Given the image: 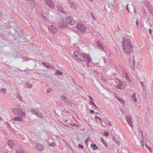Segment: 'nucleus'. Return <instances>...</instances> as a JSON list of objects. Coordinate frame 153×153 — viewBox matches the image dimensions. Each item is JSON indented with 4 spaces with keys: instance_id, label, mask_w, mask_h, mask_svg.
<instances>
[{
    "instance_id": "14",
    "label": "nucleus",
    "mask_w": 153,
    "mask_h": 153,
    "mask_svg": "<svg viewBox=\"0 0 153 153\" xmlns=\"http://www.w3.org/2000/svg\"><path fill=\"white\" fill-rule=\"evenodd\" d=\"M36 148L38 150L41 151L44 149V147L43 145L40 144H38L36 146Z\"/></svg>"
},
{
    "instance_id": "36",
    "label": "nucleus",
    "mask_w": 153,
    "mask_h": 153,
    "mask_svg": "<svg viewBox=\"0 0 153 153\" xmlns=\"http://www.w3.org/2000/svg\"><path fill=\"white\" fill-rule=\"evenodd\" d=\"M136 24L137 25V27H139V24L137 21H136Z\"/></svg>"
},
{
    "instance_id": "13",
    "label": "nucleus",
    "mask_w": 153,
    "mask_h": 153,
    "mask_svg": "<svg viewBox=\"0 0 153 153\" xmlns=\"http://www.w3.org/2000/svg\"><path fill=\"white\" fill-rule=\"evenodd\" d=\"M12 120L15 121H22L23 118L20 117H17L12 118Z\"/></svg>"
},
{
    "instance_id": "37",
    "label": "nucleus",
    "mask_w": 153,
    "mask_h": 153,
    "mask_svg": "<svg viewBox=\"0 0 153 153\" xmlns=\"http://www.w3.org/2000/svg\"><path fill=\"white\" fill-rule=\"evenodd\" d=\"M108 125L109 126H111L112 125V124L111 123H108Z\"/></svg>"
},
{
    "instance_id": "24",
    "label": "nucleus",
    "mask_w": 153,
    "mask_h": 153,
    "mask_svg": "<svg viewBox=\"0 0 153 153\" xmlns=\"http://www.w3.org/2000/svg\"><path fill=\"white\" fill-rule=\"evenodd\" d=\"M48 145L49 146H52L53 147H54L56 146V144L55 143H52L51 144L49 143Z\"/></svg>"
},
{
    "instance_id": "10",
    "label": "nucleus",
    "mask_w": 153,
    "mask_h": 153,
    "mask_svg": "<svg viewBox=\"0 0 153 153\" xmlns=\"http://www.w3.org/2000/svg\"><path fill=\"white\" fill-rule=\"evenodd\" d=\"M126 121H127L128 125L131 127H132L133 125L131 117L130 116H126Z\"/></svg>"
},
{
    "instance_id": "21",
    "label": "nucleus",
    "mask_w": 153,
    "mask_h": 153,
    "mask_svg": "<svg viewBox=\"0 0 153 153\" xmlns=\"http://www.w3.org/2000/svg\"><path fill=\"white\" fill-rule=\"evenodd\" d=\"M42 64L45 66L47 68H49L50 69H51L52 68V67L51 66V65H48L46 64H45V63H42Z\"/></svg>"
},
{
    "instance_id": "1",
    "label": "nucleus",
    "mask_w": 153,
    "mask_h": 153,
    "mask_svg": "<svg viewBox=\"0 0 153 153\" xmlns=\"http://www.w3.org/2000/svg\"><path fill=\"white\" fill-rule=\"evenodd\" d=\"M122 50L126 54L129 55L133 51V46L130 39L123 37L121 44Z\"/></svg>"
},
{
    "instance_id": "32",
    "label": "nucleus",
    "mask_w": 153,
    "mask_h": 153,
    "mask_svg": "<svg viewBox=\"0 0 153 153\" xmlns=\"http://www.w3.org/2000/svg\"><path fill=\"white\" fill-rule=\"evenodd\" d=\"M141 146H144V143L143 140L142 141V142L141 143Z\"/></svg>"
},
{
    "instance_id": "11",
    "label": "nucleus",
    "mask_w": 153,
    "mask_h": 153,
    "mask_svg": "<svg viewBox=\"0 0 153 153\" xmlns=\"http://www.w3.org/2000/svg\"><path fill=\"white\" fill-rule=\"evenodd\" d=\"M96 44L98 48L101 49L102 51H104V48L103 46L102 43L100 41H97V42Z\"/></svg>"
},
{
    "instance_id": "49",
    "label": "nucleus",
    "mask_w": 153,
    "mask_h": 153,
    "mask_svg": "<svg viewBox=\"0 0 153 153\" xmlns=\"http://www.w3.org/2000/svg\"><path fill=\"white\" fill-rule=\"evenodd\" d=\"M97 113V114H99V113H97H97Z\"/></svg>"
},
{
    "instance_id": "40",
    "label": "nucleus",
    "mask_w": 153,
    "mask_h": 153,
    "mask_svg": "<svg viewBox=\"0 0 153 153\" xmlns=\"http://www.w3.org/2000/svg\"><path fill=\"white\" fill-rule=\"evenodd\" d=\"M115 85H121L120 84H119V81L117 82V84H116Z\"/></svg>"
},
{
    "instance_id": "39",
    "label": "nucleus",
    "mask_w": 153,
    "mask_h": 153,
    "mask_svg": "<svg viewBox=\"0 0 153 153\" xmlns=\"http://www.w3.org/2000/svg\"><path fill=\"white\" fill-rule=\"evenodd\" d=\"M149 33H150V34H152V31H151V29H150L149 30Z\"/></svg>"
},
{
    "instance_id": "23",
    "label": "nucleus",
    "mask_w": 153,
    "mask_h": 153,
    "mask_svg": "<svg viewBox=\"0 0 153 153\" xmlns=\"http://www.w3.org/2000/svg\"><path fill=\"white\" fill-rule=\"evenodd\" d=\"M16 152V153H25L21 149L17 150Z\"/></svg>"
},
{
    "instance_id": "41",
    "label": "nucleus",
    "mask_w": 153,
    "mask_h": 153,
    "mask_svg": "<svg viewBox=\"0 0 153 153\" xmlns=\"http://www.w3.org/2000/svg\"><path fill=\"white\" fill-rule=\"evenodd\" d=\"M5 91V90L4 89H2V90H1V91Z\"/></svg>"
},
{
    "instance_id": "2",
    "label": "nucleus",
    "mask_w": 153,
    "mask_h": 153,
    "mask_svg": "<svg viewBox=\"0 0 153 153\" xmlns=\"http://www.w3.org/2000/svg\"><path fill=\"white\" fill-rule=\"evenodd\" d=\"M73 55L78 62L86 61L88 63L91 60V58L90 55L80 52L78 51H75L74 52Z\"/></svg>"
},
{
    "instance_id": "34",
    "label": "nucleus",
    "mask_w": 153,
    "mask_h": 153,
    "mask_svg": "<svg viewBox=\"0 0 153 153\" xmlns=\"http://www.w3.org/2000/svg\"><path fill=\"white\" fill-rule=\"evenodd\" d=\"M96 117L98 119L100 120L101 121H102L101 119L100 118V117H99L98 116H96Z\"/></svg>"
},
{
    "instance_id": "38",
    "label": "nucleus",
    "mask_w": 153,
    "mask_h": 153,
    "mask_svg": "<svg viewBox=\"0 0 153 153\" xmlns=\"http://www.w3.org/2000/svg\"><path fill=\"white\" fill-rule=\"evenodd\" d=\"M89 97H90V100H91V101H93V99L92 98H91V96H89Z\"/></svg>"
},
{
    "instance_id": "29",
    "label": "nucleus",
    "mask_w": 153,
    "mask_h": 153,
    "mask_svg": "<svg viewBox=\"0 0 153 153\" xmlns=\"http://www.w3.org/2000/svg\"><path fill=\"white\" fill-rule=\"evenodd\" d=\"M91 15L92 16V17L93 18V19L94 20H96V19L95 18V16H94L93 13H91Z\"/></svg>"
},
{
    "instance_id": "8",
    "label": "nucleus",
    "mask_w": 153,
    "mask_h": 153,
    "mask_svg": "<svg viewBox=\"0 0 153 153\" xmlns=\"http://www.w3.org/2000/svg\"><path fill=\"white\" fill-rule=\"evenodd\" d=\"M58 26L59 28H66L68 25L67 22L65 20V21H63L60 22Z\"/></svg>"
},
{
    "instance_id": "22",
    "label": "nucleus",
    "mask_w": 153,
    "mask_h": 153,
    "mask_svg": "<svg viewBox=\"0 0 153 153\" xmlns=\"http://www.w3.org/2000/svg\"><path fill=\"white\" fill-rule=\"evenodd\" d=\"M26 86L27 87L30 88H31L32 86V85L30 84V83L29 82H27L26 84Z\"/></svg>"
},
{
    "instance_id": "44",
    "label": "nucleus",
    "mask_w": 153,
    "mask_h": 153,
    "mask_svg": "<svg viewBox=\"0 0 153 153\" xmlns=\"http://www.w3.org/2000/svg\"><path fill=\"white\" fill-rule=\"evenodd\" d=\"M126 8H127V10H128V5H127V6H126Z\"/></svg>"
},
{
    "instance_id": "17",
    "label": "nucleus",
    "mask_w": 153,
    "mask_h": 153,
    "mask_svg": "<svg viewBox=\"0 0 153 153\" xmlns=\"http://www.w3.org/2000/svg\"><path fill=\"white\" fill-rule=\"evenodd\" d=\"M100 140L101 141L102 143L104 144V145L106 146V147H107L108 145L107 143H106L105 140L103 139V137H101L100 138Z\"/></svg>"
},
{
    "instance_id": "12",
    "label": "nucleus",
    "mask_w": 153,
    "mask_h": 153,
    "mask_svg": "<svg viewBox=\"0 0 153 153\" xmlns=\"http://www.w3.org/2000/svg\"><path fill=\"white\" fill-rule=\"evenodd\" d=\"M31 110L32 111H33L35 112L36 115L39 117H42V114L38 110H35L34 109H32Z\"/></svg>"
},
{
    "instance_id": "5",
    "label": "nucleus",
    "mask_w": 153,
    "mask_h": 153,
    "mask_svg": "<svg viewBox=\"0 0 153 153\" xmlns=\"http://www.w3.org/2000/svg\"><path fill=\"white\" fill-rule=\"evenodd\" d=\"M76 28L77 29L78 31L80 32H82L85 30L86 28L85 27H84L83 25L80 23H78L77 24Z\"/></svg>"
},
{
    "instance_id": "7",
    "label": "nucleus",
    "mask_w": 153,
    "mask_h": 153,
    "mask_svg": "<svg viewBox=\"0 0 153 153\" xmlns=\"http://www.w3.org/2000/svg\"><path fill=\"white\" fill-rule=\"evenodd\" d=\"M44 3L50 8H53L54 7L53 3L51 0H45Z\"/></svg>"
},
{
    "instance_id": "26",
    "label": "nucleus",
    "mask_w": 153,
    "mask_h": 153,
    "mask_svg": "<svg viewBox=\"0 0 153 153\" xmlns=\"http://www.w3.org/2000/svg\"><path fill=\"white\" fill-rule=\"evenodd\" d=\"M93 101H90L89 102V104L90 105H92V104L94 106H95V107L96 108H97V107L96 105H95V104L94 103Z\"/></svg>"
},
{
    "instance_id": "15",
    "label": "nucleus",
    "mask_w": 153,
    "mask_h": 153,
    "mask_svg": "<svg viewBox=\"0 0 153 153\" xmlns=\"http://www.w3.org/2000/svg\"><path fill=\"white\" fill-rule=\"evenodd\" d=\"M58 9L59 11L61 13H63L64 14L66 15L67 14V12L64 11L63 8L60 6H58Z\"/></svg>"
},
{
    "instance_id": "18",
    "label": "nucleus",
    "mask_w": 153,
    "mask_h": 153,
    "mask_svg": "<svg viewBox=\"0 0 153 153\" xmlns=\"http://www.w3.org/2000/svg\"><path fill=\"white\" fill-rule=\"evenodd\" d=\"M91 146L93 148V149L94 150H95L96 149H98V147L96 146V145L95 144H91Z\"/></svg>"
},
{
    "instance_id": "27",
    "label": "nucleus",
    "mask_w": 153,
    "mask_h": 153,
    "mask_svg": "<svg viewBox=\"0 0 153 153\" xmlns=\"http://www.w3.org/2000/svg\"><path fill=\"white\" fill-rule=\"evenodd\" d=\"M56 74L57 75H62V74L61 72L59 71H56Z\"/></svg>"
},
{
    "instance_id": "42",
    "label": "nucleus",
    "mask_w": 153,
    "mask_h": 153,
    "mask_svg": "<svg viewBox=\"0 0 153 153\" xmlns=\"http://www.w3.org/2000/svg\"><path fill=\"white\" fill-rule=\"evenodd\" d=\"M43 18L45 19H46L47 18V17L46 16H44L43 17Z\"/></svg>"
},
{
    "instance_id": "4",
    "label": "nucleus",
    "mask_w": 153,
    "mask_h": 153,
    "mask_svg": "<svg viewBox=\"0 0 153 153\" xmlns=\"http://www.w3.org/2000/svg\"><path fill=\"white\" fill-rule=\"evenodd\" d=\"M12 111L14 112L15 114H16V111H17L19 115L21 117H24L25 116V113L22 111L20 109L16 108H13Z\"/></svg>"
},
{
    "instance_id": "6",
    "label": "nucleus",
    "mask_w": 153,
    "mask_h": 153,
    "mask_svg": "<svg viewBox=\"0 0 153 153\" xmlns=\"http://www.w3.org/2000/svg\"><path fill=\"white\" fill-rule=\"evenodd\" d=\"M119 84H120L121 85H115L116 88L118 89H123L126 87V83L124 82H121L119 81Z\"/></svg>"
},
{
    "instance_id": "19",
    "label": "nucleus",
    "mask_w": 153,
    "mask_h": 153,
    "mask_svg": "<svg viewBox=\"0 0 153 153\" xmlns=\"http://www.w3.org/2000/svg\"><path fill=\"white\" fill-rule=\"evenodd\" d=\"M116 98L119 101L122 103H123L124 102V101L122 99L119 98V96H116Z\"/></svg>"
},
{
    "instance_id": "48",
    "label": "nucleus",
    "mask_w": 153,
    "mask_h": 153,
    "mask_svg": "<svg viewBox=\"0 0 153 153\" xmlns=\"http://www.w3.org/2000/svg\"><path fill=\"white\" fill-rule=\"evenodd\" d=\"M47 92H48V93H49V91L47 90Z\"/></svg>"
},
{
    "instance_id": "43",
    "label": "nucleus",
    "mask_w": 153,
    "mask_h": 153,
    "mask_svg": "<svg viewBox=\"0 0 153 153\" xmlns=\"http://www.w3.org/2000/svg\"><path fill=\"white\" fill-rule=\"evenodd\" d=\"M136 95V94L135 93H134V94H133V96H135V95Z\"/></svg>"
},
{
    "instance_id": "47",
    "label": "nucleus",
    "mask_w": 153,
    "mask_h": 153,
    "mask_svg": "<svg viewBox=\"0 0 153 153\" xmlns=\"http://www.w3.org/2000/svg\"><path fill=\"white\" fill-rule=\"evenodd\" d=\"M116 138H114V139H113V140H114V141H115V139H116Z\"/></svg>"
},
{
    "instance_id": "20",
    "label": "nucleus",
    "mask_w": 153,
    "mask_h": 153,
    "mask_svg": "<svg viewBox=\"0 0 153 153\" xmlns=\"http://www.w3.org/2000/svg\"><path fill=\"white\" fill-rule=\"evenodd\" d=\"M70 5L71 7L73 9L75 8L76 7V5L72 2H70Z\"/></svg>"
},
{
    "instance_id": "25",
    "label": "nucleus",
    "mask_w": 153,
    "mask_h": 153,
    "mask_svg": "<svg viewBox=\"0 0 153 153\" xmlns=\"http://www.w3.org/2000/svg\"><path fill=\"white\" fill-rule=\"evenodd\" d=\"M132 100L136 103L137 102V99L135 96H132Z\"/></svg>"
},
{
    "instance_id": "31",
    "label": "nucleus",
    "mask_w": 153,
    "mask_h": 153,
    "mask_svg": "<svg viewBox=\"0 0 153 153\" xmlns=\"http://www.w3.org/2000/svg\"><path fill=\"white\" fill-rule=\"evenodd\" d=\"M78 147L79 148H81V149H83V146L82 145H78Z\"/></svg>"
},
{
    "instance_id": "3",
    "label": "nucleus",
    "mask_w": 153,
    "mask_h": 153,
    "mask_svg": "<svg viewBox=\"0 0 153 153\" xmlns=\"http://www.w3.org/2000/svg\"><path fill=\"white\" fill-rule=\"evenodd\" d=\"M65 20L67 22L68 25L69 24L73 26L76 23V21L70 16L66 17L65 19Z\"/></svg>"
},
{
    "instance_id": "33",
    "label": "nucleus",
    "mask_w": 153,
    "mask_h": 153,
    "mask_svg": "<svg viewBox=\"0 0 153 153\" xmlns=\"http://www.w3.org/2000/svg\"><path fill=\"white\" fill-rule=\"evenodd\" d=\"M140 85L142 86H143V83L142 82L140 81Z\"/></svg>"
},
{
    "instance_id": "35",
    "label": "nucleus",
    "mask_w": 153,
    "mask_h": 153,
    "mask_svg": "<svg viewBox=\"0 0 153 153\" xmlns=\"http://www.w3.org/2000/svg\"><path fill=\"white\" fill-rule=\"evenodd\" d=\"M94 111L92 110H91L90 111V113H94Z\"/></svg>"
},
{
    "instance_id": "9",
    "label": "nucleus",
    "mask_w": 153,
    "mask_h": 153,
    "mask_svg": "<svg viewBox=\"0 0 153 153\" xmlns=\"http://www.w3.org/2000/svg\"><path fill=\"white\" fill-rule=\"evenodd\" d=\"M48 28L49 31L53 34H56L58 32L57 28L52 25L49 26Z\"/></svg>"
},
{
    "instance_id": "28",
    "label": "nucleus",
    "mask_w": 153,
    "mask_h": 153,
    "mask_svg": "<svg viewBox=\"0 0 153 153\" xmlns=\"http://www.w3.org/2000/svg\"><path fill=\"white\" fill-rule=\"evenodd\" d=\"M146 148L150 152H152V150L151 149V148L150 147L148 146L147 144L146 145Z\"/></svg>"
},
{
    "instance_id": "30",
    "label": "nucleus",
    "mask_w": 153,
    "mask_h": 153,
    "mask_svg": "<svg viewBox=\"0 0 153 153\" xmlns=\"http://www.w3.org/2000/svg\"><path fill=\"white\" fill-rule=\"evenodd\" d=\"M109 133L108 132H105L104 133V135L105 136H107L109 135Z\"/></svg>"
},
{
    "instance_id": "16",
    "label": "nucleus",
    "mask_w": 153,
    "mask_h": 153,
    "mask_svg": "<svg viewBox=\"0 0 153 153\" xmlns=\"http://www.w3.org/2000/svg\"><path fill=\"white\" fill-rule=\"evenodd\" d=\"M8 145L11 148L13 147L14 143L12 140H9L8 141Z\"/></svg>"
},
{
    "instance_id": "50",
    "label": "nucleus",
    "mask_w": 153,
    "mask_h": 153,
    "mask_svg": "<svg viewBox=\"0 0 153 153\" xmlns=\"http://www.w3.org/2000/svg\"><path fill=\"white\" fill-rule=\"evenodd\" d=\"M91 0V1H92L93 0Z\"/></svg>"
},
{
    "instance_id": "46",
    "label": "nucleus",
    "mask_w": 153,
    "mask_h": 153,
    "mask_svg": "<svg viewBox=\"0 0 153 153\" xmlns=\"http://www.w3.org/2000/svg\"><path fill=\"white\" fill-rule=\"evenodd\" d=\"M20 98H21V96H19V97L18 98H19V99H20Z\"/></svg>"
},
{
    "instance_id": "45",
    "label": "nucleus",
    "mask_w": 153,
    "mask_h": 153,
    "mask_svg": "<svg viewBox=\"0 0 153 153\" xmlns=\"http://www.w3.org/2000/svg\"><path fill=\"white\" fill-rule=\"evenodd\" d=\"M1 120V117L0 116V120Z\"/></svg>"
}]
</instances>
